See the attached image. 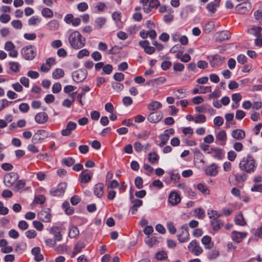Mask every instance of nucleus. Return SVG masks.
I'll list each match as a JSON object with an SVG mask.
<instances>
[{"instance_id": "23", "label": "nucleus", "mask_w": 262, "mask_h": 262, "mask_svg": "<svg viewBox=\"0 0 262 262\" xmlns=\"http://www.w3.org/2000/svg\"><path fill=\"white\" fill-rule=\"evenodd\" d=\"M87 169L83 170L79 176V178L81 183H87L89 182L92 177V174L86 172Z\"/></svg>"}, {"instance_id": "11", "label": "nucleus", "mask_w": 262, "mask_h": 262, "mask_svg": "<svg viewBox=\"0 0 262 262\" xmlns=\"http://www.w3.org/2000/svg\"><path fill=\"white\" fill-rule=\"evenodd\" d=\"M66 186V183H60L56 188H53L50 190V194L54 196H60L64 192Z\"/></svg>"}, {"instance_id": "14", "label": "nucleus", "mask_w": 262, "mask_h": 262, "mask_svg": "<svg viewBox=\"0 0 262 262\" xmlns=\"http://www.w3.org/2000/svg\"><path fill=\"white\" fill-rule=\"evenodd\" d=\"M251 8V5L250 3L243 2L237 5L235 9L239 14H244L248 12Z\"/></svg>"}, {"instance_id": "52", "label": "nucleus", "mask_w": 262, "mask_h": 262, "mask_svg": "<svg viewBox=\"0 0 262 262\" xmlns=\"http://www.w3.org/2000/svg\"><path fill=\"white\" fill-rule=\"evenodd\" d=\"M195 123H203L206 121V117L204 115H198L194 118Z\"/></svg>"}, {"instance_id": "43", "label": "nucleus", "mask_w": 262, "mask_h": 262, "mask_svg": "<svg viewBox=\"0 0 262 262\" xmlns=\"http://www.w3.org/2000/svg\"><path fill=\"white\" fill-rule=\"evenodd\" d=\"M209 217L211 220H215L218 219L221 216V214L219 213L217 211L211 210L208 212Z\"/></svg>"}, {"instance_id": "63", "label": "nucleus", "mask_w": 262, "mask_h": 262, "mask_svg": "<svg viewBox=\"0 0 262 262\" xmlns=\"http://www.w3.org/2000/svg\"><path fill=\"white\" fill-rule=\"evenodd\" d=\"M180 179V175L179 173L171 172L170 179L174 183H178Z\"/></svg>"}, {"instance_id": "21", "label": "nucleus", "mask_w": 262, "mask_h": 262, "mask_svg": "<svg viewBox=\"0 0 262 262\" xmlns=\"http://www.w3.org/2000/svg\"><path fill=\"white\" fill-rule=\"evenodd\" d=\"M104 185L99 183L95 185L94 188V193L98 198H101L103 195Z\"/></svg>"}, {"instance_id": "57", "label": "nucleus", "mask_w": 262, "mask_h": 262, "mask_svg": "<svg viewBox=\"0 0 262 262\" xmlns=\"http://www.w3.org/2000/svg\"><path fill=\"white\" fill-rule=\"evenodd\" d=\"M112 85L113 89L117 91V92L121 91L124 88V85L118 82H113L112 83Z\"/></svg>"}, {"instance_id": "8", "label": "nucleus", "mask_w": 262, "mask_h": 262, "mask_svg": "<svg viewBox=\"0 0 262 262\" xmlns=\"http://www.w3.org/2000/svg\"><path fill=\"white\" fill-rule=\"evenodd\" d=\"M208 58L210 60L211 66L213 68L220 66L225 60L224 57H222L217 54L209 56Z\"/></svg>"}, {"instance_id": "27", "label": "nucleus", "mask_w": 262, "mask_h": 262, "mask_svg": "<svg viewBox=\"0 0 262 262\" xmlns=\"http://www.w3.org/2000/svg\"><path fill=\"white\" fill-rule=\"evenodd\" d=\"M47 28L50 31L57 30L59 27V23L58 20L53 19L50 21L47 24Z\"/></svg>"}, {"instance_id": "28", "label": "nucleus", "mask_w": 262, "mask_h": 262, "mask_svg": "<svg viewBox=\"0 0 262 262\" xmlns=\"http://www.w3.org/2000/svg\"><path fill=\"white\" fill-rule=\"evenodd\" d=\"M230 33L228 31H222L217 33L216 40L219 41L228 40L230 38Z\"/></svg>"}, {"instance_id": "9", "label": "nucleus", "mask_w": 262, "mask_h": 262, "mask_svg": "<svg viewBox=\"0 0 262 262\" xmlns=\"http://www.w3.org/2000/svg\"><path fill=\"white\" fill-rule=\"evenodd\" d=\"M181 233L178 234V240L180 243L187 242L189 238L188 228L186 226H182L180 229Z\"/></svg>"}, {"instance_id": "41", "label": "nucleus", "mask_w": 262, "mask_h": 262, "mask_svg": "<svg viewBox=\"0 0 262 262\" xmlns=\"http://www.w3.org/2000/svg\"><path fill=\"white\" fill-rule=\"evenodd\" d=\"M159 157L157 153L153 152H150L148 155V160L151 163H157L159 161Z\"/></svg>"}, {"instance_id": "5", "label": "nucleus", "mask_w": 262, "mask_h": 262, "mask_svg": "<svg viewBox=\"0 0 262 262\" xmlns=\"http://www.w3.org/2000/svg\"><path fill=\"white\" fill-rule=\"evenodd\" d=\"M48 136V133L45 130H38L33 136L32 142L34 144L41 143Z\"/></svg>"}, {"instance_id": "54", "label": "nucleus", "mask_w": 262, "mask_h": 262, "mask_svg": "<svg viewBox=\"0 0 262 262\" xmlns=\"http://www.w3.org/2000/svg\"><path fill=\"white\" fill-rule=\"evenodd\" d=\"M221 95V92L218 90H214L212 93L208 95L209 99H216Z\"/></svg>"}, {"instance_id": "40", "label": "nucleus", "mask_w": 262, "mask_h": 262, "mask_svg": "<svg viewBox=\"0 0 262 262\" xmlns=\"http://www.w3.org/2000/svg\"><path fill=\"white\" fill-rule=\"evenodd\" d=\"M235 180L238 183L243 182L246 181L247 176L245 173H236L234 175Z\"/></svg>"}, {"instance_id": "15", "label": "nucleus", "mask_w": 262, "mask_h": 262, "mask_svg": "<svg viewBox=\"0 0 262 262\" xmlns=\"http://www.w3.org/2000/svg\"><path fill=\"white\" fill-rule=\"evenodd\" d=\"M247 235L246 232L233 231L231 233L232 239L236 243H241Z\"/></svg>"}, {"instance_id": "60", "label": "nucleus", "mask_w": 262, "mask_h": 262, "mask_svg": "<svg viewBox=\"0 0 262 262\" xmlns=\"http://www.w3.org/2000/svg\"><path fill=\"white\" fill-rule=\"evenodd\" d=\"M26 236L30 239L34 238L36 237L37 233L36 231L33 230H29L25 232Z\"/></svg>"}, {"instance_id": "7", "label": "nucleus", "mask_w": 262, "mask_h": 262, "mask_svg": "<svg viewBox=\"0 0 262 262\" xmlns=\"http://www.w3.org/2000/svg\"><path fill=\"white\" fill-rule=\"evenodd\" d=\"M188 248L195 256H199L203 252L202 248L198 244L196 240L192 241L189 244Z\"/></svg>"}, {"instance_id": "37", "label": "nucleus", "mask_w": 262, "mask_h": 262, "mask_svg": "<svg viewBox=\"0 0 262 262\" xmlns=\"http://www.w3.org/2000/svg\"><path fill=\"white\" fill-rule=\"evenodd\" d=\"M15 250L16 252L21 253L24 252L27 249V244L25 243H17L15 245Z\"/></svg>"}, {"instance_id": "31", "label": "nucleus", "mask_w": 262, "mask_h": 262, "mask_svg": "<svg viewBox=\"0 0 262 262\" xmlns=\"http://www.w3.org/2000/svg\"><path fill=\"white\" fill-rule=\"evenodd\" d=\"M211 225L214 230L217 231L223 226V223L219 219L211 221Z\"/></svg>"}, {"instance_id": "42", "label": "nucleus", "mask_w": 262, "mask_h": 262, "mask_svg": "<svg viewBox=\"0 0 262 262\" xmlns=\"http://www.w3.org/2000/svg\"><path fill=\"white\" fill-rule=\"evenodd\" d=\"M159 138L161 142L159 145L160 147H162L167 143L169 139V136L167 134H163L159 136Z\"/></svg>"}, {"instance_id": "62", "label": "nucleus", "mask_w": 262, "mask_h": 262, "mask_svg": "<svg viewBox=\"0 0 262 262\" xmlns=\"http://www.w3.org/2000/svg\"><path fill=\"white\" fill-rule=\"evenodd\" d=\"M33 225L36 230L39 231L42 230L43 228V224L38 221H34L33 222Z\"/></svg>"}, {"instance_id": "25", "label": "nucleus", "mask_w": 262, "mask_h": 262, "mask_svg": "<svg viewBox=\"0 0 262 262\" xmlns=\"http://www.w3.org/2000/svg\"><path fill=\"white\" fill-rule=\"evenodd\" d=\"M206 173L207 175L210 176H215L218 173L217 165L215 164H213L207 167L206 169Z\"/></svg>"}, {"instance_id": "19", "label": "nucleus", "mask_w": 262, "mask_h": 262, "mask_svg": "<svg viewBox=\"0 0 262 262\" xmlns=\"http://www.w3.org/2000/svg\"><path fill=\"white\" fill-rule=\"evenodd\" d=\"M48 116L45 112H40L37 113L35 117V120L36 122L39 124H43L47 121Z\"/></svg>"}, {"instance_id": "32", "label": "nucleus", "mask_w": 262, "mask_h": 262, "mask_svg": "<svg viewBox=\"0 0 262 262\" xmlns=\"http://www.w3.org/2000/svg\"><path fill=\"white\" fill-rule=\"evenodd\" d=\"M220 6L217 5L216 3L214 1L213 2H210L208 3L206 6V9L211 14H214L216 11V8Z\"/></svg>"}, {"instance_id": "58", "label": "nucleus", "mask_w": 262, "mask_h": 262, "mask_svg": "<svg viewBox=\"0 0 262 262\" xmlns=\"http://www.w3.org/2000/svg\"><path fill=\"white\" fill-rule=\"evenodd\" d=\"M12 26L16 29H21L23 24L20 20H14L11 22Z\"/></svg>"}, {"instance_id": "59", "label": "nucleus", "mask_w": 262, "mask_h": 262, "mask_svg": "<svg viewBox=\"0 0 262 262\" xmlns=\"http://www.w3.org/2000/svg\"><path fill=\"white\" fill-rule=\"evenodd\" d=\"M45 242L47 246L53 247L56 246L57 241H55V239L47 238L45 239Z\"/></svg>"}, {"instance_id": "53", "label": "nucleus", "mask_w": 262, "mask_h": 262, "mask_svg": "<svg viewBox=\"0 0 262 262\" xmlns=\"http://www.w3.org/2000/svg\"><path fill=\"white\" fill-rule=\"evenodd\" d=\"M26 185V182L23 180H19L16 182L14 187L15 191H18L19 189H23Z\"/></svg>"}, {"instance_id": "61", "label": "nucleus", "mask_w": 262, "mask_h": 262, "mask_svg": "<svg viewBox=\"0 0 262 262\" xmlns=\"http://www.w3.org/2000/svg\"><path fill=\"white\" fill-rule=\"evenodd\" d=\"M135 184L138 189H141L143 186V179L140 177H137L135 180Z\"/></svg>"}, {"instance_id": "45", "label": "nucleus", "mask_w": 262, "mask_h": 262, "mask_svg": "<svg viewBox=\"0 0 262 262\" xmlns=\"http://www.w3.org/2000/svg\"><path fill=\"white\" fill-rule=\"evenodd\" d=\"M156 257L158 260H163L167 258V254L166 252L161 251L158 252L156 254Z\"/></svg>"}, {"instance_id": "46", "label": "nucleus", "mask_w": 262, "mask_h": 262, "mask_svg": "<svg viewBox=\"0 0 262 262\" xmlns=\"http://www.w3.org/2000/svg\"><path fill=\"white\" fill-rule=\"evenodd\" d=\"M75 161L74 159L72 157H68L66 158H64L62 160L61 163L63 164H65L67 166H71L73 165Z\"/></svg>"}, {"instance_id": "17", "label": "nucleus", "mask_w": 262, "mask_h": 262, "mask_svg": "<svg viewBox=\"0 0 262 262\" xmlns=\"http://www.w3.org/2000/svg\"><path fill=\"white\" fill-rule=\"evenodd\" d=\"M55 63V59L54 58H49L46 59V63H43L39 70L42 72H48L51 66Z\"/></svg>"}, {"instance_id": "29", "label": "nucleus", "mask_w": 262, "mask_h": 262, "mask_svg": "<svg viewBox=\"0 0 262 262\" xmlns=\"http://www.w3.org/2000/svg\"><path fill=\"white\" fill-rule=\"evenodd\" d=\"M162 104L157 101H154L148 104L147 108L149 111H156L162 107Z\"/></svg>"}, {"instance_id": "2", "label": "nucleus", "mask_w": 262, "mask_h": 262, "mask_svg": "<svg viewBox=\"0 0 262 262\" xmlns=\"http://www.w3.org/2000/svg\"><path fill=\"white\" fill-rule=\"evenodd\" d=\"M256 166V161L250 154L244 157L239 164V168L247 173L254 172Z\"/></svg>"}, {"instance_id": "22", "label": "nucleus", "mask_w": 262, "mask_h": 262, "mask_svg": "<svg viewBox=\"0 0 262 262\" xmlns=\"http://www.w3.org/2000/svg\"><path fill=\"white\" fill-rule=\"evenodd\" d=\"M32 254L34 256V259L36 261H41L43 256L40 253V248L38 247L33 248L31 251Z\"/></svg>"}, {"instance_id": "33", "label": "nucleus", "mask_w": 262, "mask_h": 262, "mask_svg": "<svg viewBox=\"0 0 262 262\" xmlns=\"http://www.w3.org/2000/svg\"><path fill=\"white\" fill-rule=\"evenodd\" d=\"M215 24L213 21H209L204 27L203 31L207 34L210 33L214 30Z\"/></svg>"}, {"instance_id": "38", "label": "nucleus", "mask_w": 262, "mask_h": 262, "mask_svg": "<svg viewBox=\"0 0 262 262\" xmlns=\"http://www.w3.org/2000/svg\"><path fill=\"white\" fill-rule=\"evenodd\" d=\"M106 21V19L103 17H99L97 18L95 21L97 28L100 29L105 25Z\"/></svg>"}, {"instance_id": "4", "label": "nucleus", "mask_w": 262, "mask_h": 262, "mask_svg": "<svg viewBox=\"0 0 262 262\" xmlns=\"http://www.w3.org/2000/svg\"><path fill=\"white\" fill-rule=\"evenodd\" d=\"M18 174L14 172L6 174L4 178V182L7 187L12 186L18 179Z\"/></svg>"}, {"instance_id": "12", "label": "nucleus", "mask_w": 262, "mask_h": 262, "mask_svg": "<svg viewBox=\"0 0 262 262\" xmlns=\"http://www.w3.org/2000/svg\"><path fill=\"white\" fill-rule=\"evenodd\" d=\"M37 217L39 220L43 222H50L51 219V214L50 213V209H47L46 210L40 211L37 214Z\"/></svg>"}, {"instance_id": "55", "label": "nucleus", "mask_w": 262, "mask_h": 262, "mask_svg": "<svg viewBox=\"0 0 262 262\" xmlns=\"http://www.w3.org/2000/svg\"><path fill=\"white\" fill-rule=\"evenodd\" d=\"M194 212L196 216L200 219H203L205 216V212L201 208L196 209L194 211Z\"/></svg>"}, {"instance_id": "26", "label": "nucleus", "mask_w": 262, "mask_h": 262, "mask_svg": "<svg viewBox=\"0 0 262 262\" xmlns=\"http://www.w3.org/2000/svg\"><path fill=\"white\" fill-rule=\"evenodd\" d=\"M216 140L221 142V144L224 145L225 144L227 140L226 133L224 130L220 131L216 135Z\"/></svg>"}, {"instance_id": "50", "label": "nucleus", "mask_w": 262, "mask_h": 262, "mask_svg": "<svg viewBox=\"0 0 262 262\" xmlns=\"http://www.w3.org/2000/svg\"><path fill=\"white\" fill-rule=\"evenodd\" d=\"M90 54L89 51L85 49L79 51L77 55L78 59H81L84 56H88Z\"/></svg>"}, {"instance_id": "20", "label": "nucleus", "mask_w": 262, "mask_h": 262, "mask_svg": "<svg viewBox=\"0 0 262 262\" xmlns=\"http://www.w3.org/2000/svg\"><path fill=\"white\" fill-rule=\"evenodd\" d=\"M231 136L234 139L241 140L245 138V133L242 129H235L232 130Z\"/></svg>"}, {"instance_id": "44", "label": "nucleus", "mask_w": 262, "mask_h": 262, "mask_svg": "<svg viewBox=\"0 0 262 262\" xmlns=\"http://www.w3.org/2000/svg\"><path fill=\"white\" fill-rule=\"evenodd\" d=\"M212 152L213 153V156L219 159H221L222 158L223 156V151L222 150L218 148L211 149Z\"/></svg>"}, {"instance_id": "48", "label": "nucleus", "mask_w": 262, "mask_h": 262, "mask_svg": "<svg viewBox=\"0 0 262 262\" xmlns=\"http://www.w3.org/2000/svg\"><path fill=\"white\" fill-rule=\"evenodd\" d=\"M194 154L196 159L199 160L201 163H205L204 160V156L198 149L196 148L194 149Z\"/></svg>"}, {"instance_id": "49", "label": "nucleus", "mask_w": 262, "mask_h": 262, "mask_svg": "<svg viewBox=\"0 0 262 262\" xmlns=\"http://www.w3.org/2000/svg\"><path fill=\"white\" fill-rule=\"evenodd\" d=\"M41 21V19L37 16H32L28 20V24L30 26L36 25Z\"/></svg>"}, {"instance_id": "39", "label": "nucleus", "mask_w": 262, "mask_h": 262, "mask_svg": "<svg viewBox=\"0 0 262 262\" xmlns=\"http://www.w3.org/2000/svg\"><path fill=\"white\" fill-rule=\"evenodd\" d=\"M41 14L46 18H52L53 16V12L49 8H44L41 10Z\"/></svg>"}, {"instance_id": "10", "label": "nucleus", "mask_w": 262, "mask_h": 262, "mask_svg": "<svg viewBox=\"0 0 262 262\" xmlns=\"http://www.w3.org/2000/svg\"><path fill=\"white\" fill-rule=\"evenodd\" d=\"M77 127V124L73 121H69L66 127V128L61 131V134L63 136H70L72 131L74 130Z\"/></svg>"}, {"instance_id": "64", "label": "nucleus", "mask_w": 262, "mask_h": 262, "mask_svg": "<svg viewBox=\"0 0 262 262\" xmlns=\"http://www.w3.org/2000/svg\"><path fill=\"white\" fill-rule=\"evenodd\" d=\"M61 90V86L59 82L54 83L52 86V92L53 93H58Z\"/></svg>"}, {"instance_id": "13", "label": "nucleus", "mask_w": 262, "mask_h": 262, "mask_svg": "<svg viewBox=\"0 0 262 262\" xmlns=\"http://www.w3.org/2000/svg\"><path fill=\"white\" fill-rule=\"evenodd\" d=\"M163 118V114L161 112H154L149 114L147 119L151 123L159 122Z\"/></svg>"}, {"instance_id": "1", "label": "nucleus", "mask_w": 262, "mask_h": 262, "mask_svg": "<svg viewBox=\"0 0 262 262\" xmlns=\"http://www.w3.org/2000/svg\"><path fill=\"white\" fill-rule=\"evenodd\" d=\"M70 46L75 49H80L85 44V38L77 31L72 32L69 36Z\"/></svg>"}, {"instance_id": "3", "label": "nucleus", "mask_w": 262, "mask_h": 262, "mask_svg": "<svg viewBox=\"0 0 262 262\" xmlns=\"http://www.w3.org/2000/svg\"><path fill=\"white\" fill-rule=\"evenodd\" d=\"M21 53L25 59L32 60L36 55V48L32 45L26 46L22 49Z\"/></svg>"}, {"instance_id": "35", "label": "nucleus", "mask_w": 262, "mask_h": 262, "mask_svg": "<svg viewBox=\"0 0 262 262\" xmlns=\"http://www.w3.org/2000/svg\"><path fill=\"white\" fill-rule=\"evenodd\" d=\"M64 75L63 70L60 68L56 69L52 73V77L54 79H59L62 78Z\"/></svg>"}, {"instance_id": "34", "label": "nucleus", "mask_w": 262, "mask_h": 262, "mask_svg": "<svg viewBox=\"0 0 262 262\" xmlns=\"http://www.w3.org/2000/svg\"><path fill=\"white\" fill-rule=\"evenodd\" d=\"M79 234V230L75 226H72L69 229V236L70 238H75Z\"/></svg>"}, {"instance_id": "30", "label": "nucleus", "mask_w": 262, "mask_h": 262, "mask_svg": "<svg viewBox=\"0 0 262 262\" xmlns=\"http://www.w3.org/2000/svg\"><path fill=\"white\" fill-rule=\"evenodd\" d=\"M85 247V244L82 242H78L75 245L72 253V257H74L77 254L80 252L81 250Z\"/></svg>"}, {"instance_id": "51", "label": "nucleus", "mask_w": 262, "mask_h": 262, "mask_svg": "<svg viewBox=\"0 0 262 262\" xmlns=\"http://www.w3.org/2000/svg\"><path fill=\"white\" fill-rule=\"evenodd\" d=\"M77 8L79 11L84 12L88 9L89 7L86 3L81 2L77 5Z\"/></svg>"}, {"instance_id": "24", "label": "nucleus", "mask_w": 262, "mask_h": 262, "mask_svg": "<svg viewBox=\"0 0 262 262\" xmlns=\"http://www.w3.org/2000/svg\"><path fill=\"white\" fill-rule=\"evenodd\" d=\"M202 243L206 249H211L213 248L214 244L211 242V238L209 236H204L202 238Z\"/></svg>"}, {"instance_id": "18", "label": "nucleus", "mask_w": 262, "mask_h": 262, "mask_svg": "<svg viewBox=\"0 0 262 262\" xmlns=\"http://www.w3.org/2000/svg\"><path fill=\"white\" fill-rule=\"evenodd\" d=\"M50 233L53 235L54 239L57 242L60 241L62 238V236L60 233V231L58 227L54 226L49 229Z\"/></svg>"}, {"instance_id": "47", "label": "nucleus", "mask_w": 262, "mask_h": 262, "mask_svg": "<svg viewBox=\"0 0 262 262\" xmlns=\"http://www.w3.org/2000/svg\"><path fill=\"white\" fill-rule=\"evenodd\" d=\"M9 64L11 70L15 72H18L19 71L20 66L19 63L17 62H10Z\"/></svg>"}, {"instance_id": "6", "label": "nucleus", "mask_w": 262, "mask_h": 262, "mask_svg": "<svg viewBox=\"0 0 262 262\" xmlns=\"http://www.w3.org/2000/svg\"><path fill=\"white\" fill-rule=\"evenodd\" d=\"M87 71L84 69H79L72 74V77L76 82H80L84 80L87 76Z\"/></svg>"}, {"instance_id": "56", "label": "nucleus", "mask_w": 262, "mask_h": 262, "mask_svg": "<svg viewBox=\"0 0 262 262\" xmlns=\"http://www.w3.org/2000/svg\"><path fill=\"white\" fill-rule=\"evenodd\" d=\"M145 242L150 247H152L157 243V239L155 237H150L148 236L145 239Z\"/></svg>"}, {"instance_id": "16", "label": "nucleus", "mask_w": 262, "mask_h": 262, "mask_svg": "<svg viewBox=\"0 0 262 262\" xmlns=\"http://www.w3.org/2000/svg\"><path fill=\"white\" fill-rule=\"evenodd\" d=\"M181 197L179 194L175 192H171L168 196V202L172 206H176L181 202Z\"/></svg>"}, {"instance_id": "36", "label": "nucleus", "mask_w": 262, "mask_h": 262, "mask_svg": "<svg viewBox=\"0 0 262 262\" xmlns=\"http://www.w3.org/2000/svg\"><path fill=\"white\" fill-rule=\"evenodd\" d=\"M234 221L236 224L239 226H243L246 224V223L242 213H239L237 215H236L235 217Z\"/></svg>"}]
</instances>
